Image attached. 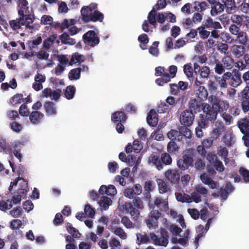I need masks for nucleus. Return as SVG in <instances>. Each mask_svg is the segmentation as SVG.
<instances>
[{"instance_id": "1", "label": "nucleus", "mask_w": 249, "mask_h": 249, "mask_svg": "<svg viewBox=\"0 0 249 249\" xmlns=\"http://www.w3.org/2000/svg\"><path fill=\"white\" fill-rule=\"evenodd\" d=\"M82 20L85 23L102 22L104 16L98 10V4L91 3L88 6H83L81 10Z\"/></svg>"}, {"instance_id": "2", "label": "nucleus", "mask_w": 249, "mask_h": 249, "mask_svg": "<svg viewBox=\"0 0 249 249\" xmlns=\"http://www.w3.org/2000/svg\"><path fill=\"white\" fill-rule=\"evenodd\" d=\"M196 154V150L194 148H189L183 152L181 158L177 161L178 167L181 170L188 169L193 166L194 158Z\"/></svg>"}, {"instance_id": "3", "label": "nucleus", "mask_w": 249, "mask_h": 249, "mask_svg": "<svg viewBox=\"0 0 249 249\" xmlns=\"http://www.w3.org/2000/svg\"><path fill=\"white\" fill-rule=\"evenodd\" d=\"M208 100L217 113H222L227 111L229 107V102L227 100L221 99L218 96L211 95L208 97Z\"/></svg>"}, {"instance_id": "4", "label": "nucleus", "mask_w": 249, "mask_h": 249, "mask_svg": "<svg viewBox=\"0 0 249 249\" xmlns=\"http://www.w3.org/2000/svg\"><path fill=\"white\" fill-rule=\"evenodd\" d=\"M160 237H159L154 233H150V237L153 243L156 246L166 247L168 244L169 233L163 228H161L160 231Z\"/></svg>"}, {"instance_id": "5", "label": "nucleus", "mask_w": 249, "mask_h": 249, "mask_svg": "<svg viewBox=\"0 0 249 249\" xmlns=\"http://www.w3.org/2000/svg\"><path fill=\"white\" fill-rule=\"evenodd\" d=\"M84 42L90 47H93L100 42V38L94 31H88L83 36Z\"/></svg>"}, {"instance_id": "6", "label": "nucleus", "mask_w": 249, "mask_h": 249, "mask_svg": "<svg viewBox=\"0 0 249 249\" xmlns=\"http://www.w3.org/2000/svg\"><path fill=\"white\" fill-rule=\"evenodd\" d=\"M29 191L28 183L24 181L22 184L20 188L17 191V195L13 196V201L15 204L20 203L21 198H25L27 196V193Z\"/></svg>"}, {"instance_id": "7", "label": "nucleus", "mask_w": 249, "mask_h": 249, "mask_svg": "<svg viewBox=\"0 0 249 249\" xmlns=\"http://www.w3.org/2000/svg\"><path fill=\"white\" fill-rule=\"evenodd\" d=\"M195 119V114L189 109L183 111L180 115V122L185 126H191Z\"/></svg>"}, {"instance_id": "8", "label": "nucleus", "mask_w": 249, "mask_h": 249, "mask_svg": "<svg viewBox=\"0 0 249 249\" xmlns=\"http://www.w3.org/2000/svg\"><path fill=\"white\" fill-rule=\"evenodd\" d=\"M18 14L19 16V17L22 18L26 20L27 22V25H28L29 24L32 23L34 21L35 18L33 15L30 14L28 5L18 6Z\"/></svg>"}, {"instance_id": "9", "label": "nucleus", "mask_w": 249, "mask_h": 249, "mask_svg": "<svg viewBox=\"0 0 249 249\" xmlns=\"http://www.w3.org/2000/svg\"><path fill=\"white\" fill-rule=\"evenodd\" d=\"M203 114L205 118L209 120L211 123H213L217 118V112L208 104H205L203 106Z\"/></svg>"}, {"instance_id": "10", "label": "nucleus", "mask_w": 249, "mask_h": 249, "mask_svg": "<svg viewBox=\"0 0 249 249\" xmlns=\"http://www.w3.org/2000/svg\"><path fill=\"white\" fill-rule=\"evenodd\" d=\"M29 24L27 25V22L22 18L19 17L15 20H11L9 21V25L13 30H18L21 28V26H25L26 28L30 30H33L34 26Z\"/></svg>"}, {"instance_id": "11", "label": "nucleus", "mask_w": 249, "mask_h": 249, "mask_svg": "<svg viewBox=\"0 0 249 249\" xmlns=\"http://www.w3.org/2000/svg\"><path fill=\"white\" fill-rule=\"evenodd\" d=\"M165 176L172 184H178L180 180V174L178 170L168 169L165 172Z\"/></svg>"}, {"instance_id": "12", "label": "nucleus", "mask_w": 249, "mask_h": 249, "mask_svg": "<svg viewBox=\"0 0 249 249\" xmlns=\"http://www.w3.org/2000/svg\"><path fill=\"white\" fill-rule=\"evenodd\" d=\"M241 107L244 112L249 111V87L246 86L241 92Z\"/></svg>"}, {"instance_id": "13", "label": "nucleus", "mask_w": 249, "mask_h": 249, "mask_svg": "<svg viewBox=\"0 0 249 249\" xmlns=\"http://www.w3.org/2000/svg\"><path fill=\"white\" fill-rule=\"evenodd\" d=\"M205 103H202L200 101L196 99H191L189 102V108L190 111L196 114L202 110L203 106Z\"/></svg>"}, {"instance_id": "14", "label": "nucleus", "mask_w": 249, "mask_h": 249, "mask_svg": "<svg viewBox=\"0 0 249 249\" xmlns=\"http://www.w3.org/2000/svg\"><path fill=\"white\" fill-rule=\"evenodd\" d=\"M236 70L233 71L234 74H232L229 81V85L234 88H236L242 83L241 74Z\"/></svg>"}, {"instance_id": "15", "label": "nucleus", "mask_w": 249, "mask_h": 249, "mask_svg": "<svg viewBox=\"0 0 249 249\" xmlns=\"http://www.w3.org/2000/svg\"><path fill=\"white\" fill-rule=\"evenodd\" d=\"M29 120L33 124H39L44 118V114L41 112L36 110L32 111L29 115Z\"/></svg>"}, {"instance_id": "16", "label": "nucleus", "mask_w": 249, "mask_h": 249, "mask_svg": "<svg viewBox=\"0 0 249 249\" xmlns=\"http://www.w3.org/2000/svg\"><path fill=\"white\" fill-rule=\"evenodd\" d=\"M202 25L205 28H207L209 30H212L213 29H218L222 28V26L219 22L213 21V19L210 17L208 18L207 19L204 20Z\"/></svg>"}, {"instance_id": "17", "label": "nucleus", "mask_w": 249, "mask_h": 249, "mask_svg": "<svg viewBox=\"0 0 249 249\" xmlns=\"http://www.w3.org/2000/svg\"><path fill=\"white\" fill-rule=\"evenodd\" d=\"M127 118L126 114L123 111H117L111 115V121L113 123H124Z\"/></svg>"}, {"instance_id": "18", "label": "nucleus", "mask_w": 249, "mask_h": 249, "mask_svg": "<svg viewBox=\"0 0 249 249\" xmlns=\"http://www.w3.org/2000/svg\"><path fill=\"white\" fill-rule=\"evenodd\" d=\"M238 127L241 132L249 138V120L244 118L238 121Z\"/></svg>"}, {"instance_id": "19", "label": "nucleus", "mask_w": 249, "mask_h": 249, "mask_svg": "<svg viewBox=\"0 0 249 249\" xmlns=\"http://www.w3.org/2000/svg\"><path fill=\"white\" fill-rule=\"evenodd\" d=\"M147 122L151 126H156L158 123V117L157 112L154 109H151L147 116Z\"/></svg>"}, {"instance_id": "20", "label": "nucleus", "mask_w": 249, "mask_h": 249, "mask_svg": "<svg viewBox=\"0 0 249 249\" xmlns=\"http://www.w3.org/2000/svg\"><path fill=\"white\" fill-rule=\"evenodd\" d=\"M244 46L241 45H233L231 47V52L236 58L242 56L245 52Z\"/></svg>"}, {"instance_id": "21", "label": "nucleus", "mask_w": 249, "mask_h": 249, "mask_svg": "<svg viewBox=\"0 0 249 249\" xmlns=\"http://www.w3.org/2000/svg\"><path fill=\"white\" fill-rule=\"evenodd\" d=\"M148 162L152 163L159 171L161 170L163 168V166L161 162L160 158L158 155H152L150 156L148 159Z\"/></svg>"}, {"instance_id": "22", "label": "nucleus", "mask_w": 249, "mask_h": 249, "mask_svg": "<svg viewBox=\"0 0 249 249\" xmlns=\"http://www.w3.org/2000/svg\"><path fill=\"white\" fill-rule=\"evenodd\" d=\"M45 112L48 115H54L56 114L55 105L52 102H46L44 105Z\"/></svg>"}, {"instance_id": "23", "label": "nucleus", "mask_w": 249, "mask_h": 249, "mask_svg": "<svg viewBox=\"0 0 249 249\" xmlns=\"http://www.w3.org/2000/svg\"><path fill=\"white\" fill-rule=\"evenodd\" d=\"M224 10V5L219 1L211 6V14L212 16H216L218 13L222 12Z\"/></svg>"}, {"instance_id": "24", "label": "nucleus", "mask_w": 249, "mask_h": 249, "mask_svg": "<svg viewBox=\"0 0 249 249\" xmlns=\"http://www.w3.org/2000/svg\"><path fill=\"white\" fill-rule=\"evenodd\" d=\"M188 126L183 125L180 126L178 128V134L181 135V141L183 140V139H190L191 138V131L188 128Z\"/></svg>"}, {"instance_id": "25", "label": "nucleus", "mask_w": 249, "mask_h": 249, "mask_svg": "<svg viewBox=\"0 0 249 249\" xmlns=\"http://www.w3.org/2000/svg\"><path fill=\"white\" fill-rule=\"evenodd\" d=\"M227 70H231L234 66V59L229 55L223 57L221 62Z\"/></svg>"}, {"instance_id": "26", "label": "nucleus", "mask_w": 249, "mask_h": 249, "mask_svg": "<svg viewBox=\"0 0 249 249\" xmlns=\"http://www.w3.org/2000/svg\"><path fill=\"white\" fill-rule=\"evenodd\" d=\"M196 95L200 100H205L208 97V93L204 86H200L196 90Z\"/></svg>"}, {"instance_id": "27", "label": "nucleus", "mask_w": 249, "mask_h": 249, "mask_svg": "<svg viewBox=\"0 0 249 249\" xmlns=\"http://www.w3.org/2000/svg\"><path fill=\"white\" fill-rule=\"evenodd\" d=\"M236 36V40H237L241 45L246 46L248 45L249 38L246 32L242 31Z\"/></svg>"}, {"instance_id": "28", "label": "nucleus", "mask_w": 249, "mask_h": 249, "mask_svg": "<svg viewBox=\"0 0 249 249\" xmlns=\"http://www.w3.org/2000/svg\"><path fill=\"white\" fill-rule=\"evenodd\" d=\"M61 42L64 44L74 45L76 43L75 39L71 38L66 33H64L59 36Z\"/></svg>"}, {"instance_id": "29", "label": "nucleus", "mask_w": 249, "mask_h": 249, "mask_svg": "<svg viewBox=\"0 0 249 249\" xmlns=\"http://www.w3.org/2000/svg\"><path fill=\"white\" fill-rule=\"evenodd\" d=\"M183 71L188 79L190 81H193V69L191 63L187 64L184 66Z\"/></svg>"}, {"instance_id": "30", "label": "nucleus", "mask_w": 249, "mask_h": 249, "mask_svg": "<svg viewBox=\"0 0 249 249\" xmlns=\"http://www.w3.org/2000/svg\"><path fill=\"white\" fill-rule=\"evenodd\" d=\"M175 196L177 200L181 202H191V198L189 195L186 194H181V193H176Z\"/></svg>"}, {"instance_id": "31", "label": "nucleus", "mask_w": 249, "mask_h": 249, "mask_svg": "<svg viewBox=\"0 0 249 249\" xmlns=\"http://www.w3.org/2000/svg\"><path fill=\"white\" fill-rule=\"evenodd\" d=\"M75 91L76 89L74 86H67L64 92L65 97L68 100L72 99L74 97Z\"/></svg>"}, {"instance_id": "32", "label": "nucleus", "mask_w": 249, "mask_h": 249, "mask_svg": "<svg viewBox=\"0 0 249 249\" xmlns=\"http://www.w3.org/2000/svg\"><path fill=\"white\" fill-rule=\"evenodd\" d=\"M156 11L155 8H152V10L148 13L147 17L149 23L154 28H156L157 25L156 19Z\"/></svg>"}, {"instance_id": "33", "label": "nucleus", "mask_w": 249, "mask_h": 249, "mask_svg": "<svg viewBox=\"0 0 249 249\" xmlns=\"http://www.w3.org/2000/svg\"><path fill=\"white\" fill-rule=\"evenodd\" d=\"M85 61V57L82 54H79L78 53H73L71 59L70 65H72L73 64L76 63H81Z\"/></svg>"}, {"instance_id": "34", "label": "nucleus", "mask_w": 249, "mask_h": 249, "mask_svg": "<svg viewBox=\"0 0 249 249\" xmlns=\"http://www.w3.org/2000/svg\"><path fill=\"white\" fill-rule=\"evenodd\" d=\"M81 70L80 68L73 69L69 73V78L71 80H77L80 77Z\"/></svg>"}, {"instance_id": "35", "label": "nucleus", "mask_w": 249, "mask_h": 249, "mask_svg": "<svg viewBox=\"0 0 249 249\" xmlns=\"http://www.w3.org/2000/svg\"><path fill=\"white\" fill-rule=\"evenodd\" d=\"M168 138L171 141L177 140L178 141H181V135L178 134V130L172 129L167 134Z\"/></svg>"}, {"instance_id": "36", "label": "nucleus", "mask_w": 249, "mask_h": 249, "mask_svg": "<svg viewBox=\"0 0 249 249\" xmlns=\"http://www.w3.org/2000/svg\"><path fill=\"white\" fill-rule=\"evenodd\" d=\"M66 228L68 232L71 235L72 237H80L81 234L79 232L78 230L73 227L71 224L67 223Z\"/></svg>"}, {"instance_id": "37", "label": "nucleus", "mask_w": 249, "mask_h": 249, "mask_svg": "<svg viewBox=\"0 0 249 249\" xmlns=\"http://www.w3.org/2000/svg\"><path fill=\"white\" fill-rule=\"evenodd\" d=\"M159 187V192L160 194H163L169 190V188L167 183L162 179H159L157 180Z\"/></svg>"}, {"instance_id": "38", "label": "nucleus", "mask_w": 249, "mask_h": 249, "mask_svg": "<svg viewBox=\"0 0 249 249\" xmlns=\"http://www.w3.org/2000/svg\"><path fill=\"white\" fill-rule=\"evenodd\" d=\"M244 16L245 15H232L231 17V20L233 24L235 23L237 25L242 26Z\"/></svg>"}, {"instance_id": "39", "label": "nucleus", "mask_w": 249, "mask_h": 249, "mask_svg": "<svg viewBox=\"0 0 249 249\" xmlns=\"http://www.w3.org/2000/svg\"><path fill=\"white\" fill-rule=\"evenodd\" d=\"M160 159L161 163L165 165H170L172 162V159L169 153H163L161 154Z\"/></svg>"}, {"instance_id": "40", "label": "nucleus", "mask_w": 249, "mask_h": 249, "mask_svg": "<svg viewBox=\"0 0 249 249\" xmlns=\"http://www.w3.org/2000/svg\"><path fill=\"white\" fill-rule=\"evenodd\" d=\"M203 26L201 25L197 28L200 38L202 39H206L208 38L210 35V32L206 30Z\"/></svg>"}, {"instance_id": "41", "label": "nucleus", "mask_w": 249, "mask_h": 249, "mask_svg": "<svg viewBox=\"0 0 249 249\" xmlns=\"http://www.w3.org/2000/svg\"><path fill=\"white\" fill-rule=\"evenodd\" d=\"M84 213L89 217L93 218L95 215V211L90 204H88L85 206Z\"/></svg>"}, {"instance_id": "42", "label": "nucleus", "mask_w": 249, "mask_h": 249, "mask_svg": "<svg viewBox=\"0 0 249 249\" xmlns=\"http://www.w3.org/2000/svg\"><path fill=\"white\" fill-rule=\"evenodd\" d=\"M12 206V200L8 199L6 201L2 200L0 202V210L1 211H5L6 210H9Z\"/></svg>"}, {"instance_id": "43", "label": "nucleus", "mask_w": 249, "mask_h": 249, "mask_svg": "<svg viewBox=\"0 0 249 249\" xmlns=\"http://www.w3.org/2000/svg\"><path fill=\"white\" fill-rule=\"evenodd\" d=\"M223 5L224 8H226V12L228 13L231 12L236 7L234 0H225Z\"/></svg>"}, {"instance_id": "44", "label": "nucleus", "mask_w": 249, "mask_h": 249, "mask_svg": "<svg viewBox=\"0 0 249 249\" xmlns=\"http://www.w3.org/2000/svg\"><path fill=\"white\" fill-rule=\"evenodd\" d=\"M212 157H213L212 160H213V158H215V160L213 162V165L215 169L218 171L219 172H222L224 170V167L222 162L216 159V157L215 155H212Z\"/></svg>"}, {"instance_id": "45", "label": "nucleus", "mask_w": 249, "mask_h": 249, "mask_svg": "<svg viewBox=\"0 0 249 249\" xmlns=\"http://www.w3.org/2000/svg\"><path fill=\"white\" fill-rule=\"evenodd\" d=\"M23 101V95L22 94H16L14 95L10 100V103L13 106L19 104Z\"/></svg>"}, {"instance_id": "46", "label": "nucleus", "mask_w": 249, "mask_h": 249, "mask_svg": "<svg viewBox=\"0 0 249 249\" xmlns=\"http://www.w3.org/2000/svg\"><path fill=\"white\" fill-rule=\"evenodd\" d=\"M170 80V77L168 73L163 75V76L156 80V83L159 86H163Z\"/></svg>"}, {"instance_id": "47", "label": "nucleus", "mask_w": 249, "mask_h": 249, "mask_svg": "<svg viewBox=\"0 0 249 249\" xmlns=\"http://www.w3.org/2000/svg\"><path fill=\"white\" fill-rule=\"evenodd\" d=\"M239 172L242 176L245 182H249V170L241 167L239 168Z\"/></svg>"}, {"instance_id": "48", "label": "nucleus", "mask_w": 249, "mask_h": 249, "mask_svg": "<svg viewBox=\"0 0 249 249\" xmlns=\"http://www.w3.org/2000/svg\"><path fill=\"white\" fill-rule=\"evenodd\" d=\"M100 205L104 209H107L112 203L110 198L107 196H102L99 202Z\"/></svg>"}, {"instance_id": "49", "label": "nucleus", "mask_w": 249, "mask_h": 249, "mask_svg": "<svg viewBox=\"0 0 249 249\" xmlns=\"http://www.w3.org/2000/svg\"><path fill=\"white\" fill-rule=\"evenodd\" d=\"M210 121L207 120L202 114H200L199 118L198 121V125L201 128H206L209 126Z\"/></svg>"}, {"instance_id": "50", "label": "nucleus", "mask_w": 249, "mask_h": 249, "mask_svg": "<svg viewBox=\"0 0 249 249\" xmlns=\"http://www.w3.org/2000/svg\"><path fill=\"white\" fill-rule=\"evenodd\" d=\"M225 67L223 64L218 60H215V66L214 68V71L218 74H221L225 71Z\"/></svg>"}, {"instance_id": "51", "label": "nucleus", "mask_w": 249, "mask_h": 249, "mask_svg": "<svg viewBox=\"0 0 249 249\" xmlns=\"http://www.w3.org/2000/svg\"><path fill=\"white\" fill-rule=\"evenodd\" d=\"M41 23L44 25H49L53 26V18L49 15H43L41 18Z\"/></svg>"}, {"instance_id": "52", "label": "nucleus", "mask_w": 249, "mask_h": 249, "mask_svg": "<svg viewBox=\"0 0 249 249\" xmlns=\"http://www.w3.org/2000/svg\"><path fill=\"white\" fill-rule=\"evenodd\" d=\"M240 27V26L236 25L235 23H232L229 27V31L231 34L236 36L242 31L241 30Z\"/></svg>"}, {"instance_id": "53", "label": "nucleus", "mask_w": 249, "mask_h": 249, "mask_svg": "<svg viewBox=\"0 0 249 249\" xmlns=\"http://www.w3.org/2000/svg\"><path fill=\"white\" fill-rule=\"evenodd\" d=\"M121 223L127 229H131L134 228V224L130 221L129 218L126 216H124L122 218Z\"/></svg>"}, {"instance_id": "54", "label": "nucleus", "mask_w": 249, "mask_h": 249, "mask_svg": "<svg viewBox=\"0 0 249 249\" xmlns=\"http://www.w3.org/2000/svg\"><path fill=\"white\" fill-rule=\"evenodd\" d=\"M211 70L208 66H203L201 67V71L200 73L201 78H208L210 75Z\"/></svg>"}, {"instance_id": "55", "label": "nucleus", "mask_w": 249, "mask_h": 249, "mask_svg": "<svg viewBox=\"0 0 249 249\" xmlns=\"http://www.w3.org/2000/svg\"><path fill=\"white\" fill-rule=\"evenodd\" d=\"M22 225V221L20 219H14L11 221L10 227L12 230H14L20 228Z\"/></svg>"}, {"instance_id": "56", "label": "nucleus", "mask_w": 249, "mask_h": 249, "mask_svg": "<svg viewBox=\"0 0 249 249\" xmlns=\"http://www.w3.org/2000/svg\"><path fill=\"white\" fill-rule=\"evenodd\" d=\"M10 125L11 129L17 133H19L22 129V125L16 122L11 123Z\"/></svg>"}, {"instance_id": "57", "label": "nucleus", "mask_w": 249, "mask_h": 249, "mask_svg": "<svg viewBox=\"0 0 249 249\" xmlns=\"http://www.w3.org/2000/svg\"><path fill=\"white\" fill-rule=\"evenodd\" d=\"M167 148L168 152L172 153L178 151V147L175 141H173L168 143Z\"/></svg>"}, {"instance_id": "58", "label": "nucleus", "mask_w": 249, "mask_h": 249, "mask_svg": "<svg viewBox=\"0 0 249 249\" xmlns=\"http://www.w3.org/2000/svg\"><path fill=\"white\" fill-rule=\"evenodd\" d=\"M187 212L194 219L196 220L199 218L200 213L197 209L189 208L187 210Z\"/></svg>"}, {"instance_id": "59", "label": "nucleus", "mask_w": 249, "mask_h": 249, "mask_svg": "<svg viewBox=\"0 0 249 249\" xmlns=\"http://www.w3.org/2000/svg\"><path fill=\"white\" fill-rule=\"evenodd\" d=\"M19 113L22 116H28L30 114L27 106L25 104L21 105L19 107Z\"/></svg>"}, {"instance_id": "60", "label": "nucleus", "mask_w": 249, "mask_h": 249, "mask_svg": "<svg viewBox=\"0 0 249 249\" xmlns=\"http://www.w3.org/2000/svg\"><path fill=\"white\" fill-rule=\"evenodd\" d=\"M146 223L147 227L149 229H151L157 226L158 220L154 219L150 216H148L146 219Z\"/></svg>"}, {"instance_id": "61", "label": "nucleus", "mask_w": 249, "mask_h": 249, "mask_svg": "<svg viewBox=\"0 0 249 249\" xmlns=\"http://www.w3.org/2000/svg\"><path fill=\"white\" fill-rule=\"evenodd\" d=\"M166 5V0H158L157 3L153 7V8H155L156 11L160 10L165 8Z\"/></svg>"}, {"instance_id": "62", "label": "nucleus", "mask_w": 249, "mask_h": 249, "mask_svg": "<svg viewBox=\"0 0 249 249\" xmlns=\"http://www.w3.org/2000/svg\"><path fill=\"white\" fill-rule=\"evenodd\" d=\"M63 222V216L60 213H57L54 217L53 221V224L54 225H60L62 224Z\"/></svg>"}, {"instance_id": "63", "label": "nucleus", "mask_w": 249, "mask_h": 249, "mask_svg": "<svg viewBox=\"0 0 249 249\" xmlns=\"http://www.w3.org/2000/svg\"><path fill=\"white\" fill-rule=\"evenodd\" d=\"M114 233L119 236L121 238L125 239L127 235L126 233L124 232V230L121 228H117L114 231Z\"/></svg>"}, {"instance_id": "64", "label": "nucleus", "mask_w": 249, "mask_h": 249, "mask_svg": "<svg viewBox=\"0 0 249 249\" xmlns=\"http://www.w3.org/2000/svg\"><path fill=\"white\" fill-rule=\"evenodd\" d=\"M195 190L199 194L202 195L204 196H206L208 192V190L205 187L199 185L196 186Z\"/></svg>"}]
</instances>
